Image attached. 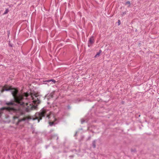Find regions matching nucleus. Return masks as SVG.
<instances>
[{
  "mask_svg": "<svg viewBox=\"0 0 159 159\" xmlns=\"http://www.w3.org/2000/svg\"><path fill=\"white\" fill-rule=\"evenodd\" d=\"M11 92L13 96L14 100H11V114H12V112L13 111L16 113V115L15 116H13V123L15 124L16 125H23L25 123L31 118L27 116H25L23 118H19L20 116H24L25 113V111L20 108V106H25V104L27 107L25 110L26 111L29 112L35 109L37 105L35 106L30 103H25L27 96L25 97V98H24V97L19 93L18 89L12 88L11 86Z\"/></svg>",
  "mask_w": 159,
  "mask_h": 159,
  "instance_id": "1",
  "label": "nucleus"
},
{
  "mask_svg": "<svg viewBox=\"0 0 159 159\" xmlns=\"http://www.w3.org/2000/svg\"><path fill=\"white\" fill-rule=\"evenodd\" d=\"M46 111L44 109H42L39 112H37L35 114L36 119L38 120V122L41 120L43 117H44L46 115Z\"/></svg>",
  "mask_w": 159,
  "mask_h": 159,
  "instance_id": "2",
  "label": "nucleus"
},
{
  "mask_svg": "<svg viewBox=\"0 0 159 159\" xmlns=\"http://www.w3.org/2000/svg\"><path fill=\"white\" fill-rule=\"evenodd\" d=\"M5 112L6 114V116L7 118L9 117V116L7 114H9L10 112V107H4L1 108L0 109V117H1L2 114Z\"/></svg>",
  "mask_w": 159,
  "mask_h": 159,
  "instance_id": "3",
  "label": "nucleus"
},
{
  "mask_svg": "<svg viewBox=\"0 0 159 159\" xmlns=\"http://www.w3.org/2000/svg\"><path fill=\"white\" fill-rule=\"evenodd\" d=\"M31 97L33 100L32 102L35 104H39L40 103L39 97L37 94H34L31 95Z\"/></svg>",
  "mask_w": 159,
  "mask_h": 159,
  "instance_id": "4",
  "label": "nucleus"
},
{
  "mask_svg": "<svg viewBox=\"0 0 159 159\" xmlns=\"http://www.w3.org/2000/svg\"><path fill=\"white\" fill-rule=\"evenodd\" d=\"M94 43V39L93 37H91L89 39L88 43V46L90 47V46Z\"/></svg>",
  "mask_w": 159,
  "mask_h": 159,
  "instance_id": "5",
  "label": "nucleus"
},
{
  "mask_svg": "<svg viewBox=\"0 0 159 159\" xmlns=\"http://www.w3.org/2000/svg\"><path fill=\"white\" fill-rule=\"evenodd\" d=\"M43 82H48L50 83V82H52L53 83L55 84L56 82V81L53 79H51L50 80H45L43 81Z\"/></svg>",
  "mask_w": 159,
  "mask_h": 159,
  "instance_id": "6",
  "label": "nucleus"
},
{
  "mask_svg": "<svg viewBox=\"0 0 159 159\" xmlns=\"http://www.w3.org/2000/svg\"><path fill=\"white\" fill-rule=\"evenodd\" d=\"M96 141L97 140H93L92 142L91 145L92 147L94 148H95L96 147Z\"/></svg>",
  "mask_w": 159,
  "mask_h": 159,
  "instance_id": "7",
  "label": "nucleus"
},
{
  "mask_svg": "<svg viewBox=\"0 0 159 159\" xmlns=\"http://www.w3.org/2000/svg\"><path fill=\"white\" fill-rule=\"evenodd\" d=\"M9 90H10V87H9L8 88H3V89H2L1 90V93H2V92H3L5 91H9Z\"/></svg>",
  "mask_w": 159,
  "mask_h": 159,
  "instance_id": "8",
  "label": "nucleus"
},
{
  "mask_svg": "<svg viewBox=\"0 0 159 159\" xmlns=\"http://www.w3.org/2000/svg\"><path fill=\"white\" fill-rule=\"evenodd\" d=\"M101 52H102V51L101 50H100L99 51V52L97 53L96 54V55L94 56V57H98L99 56Z\"/></svg>",
  "mask_w": 159,
  "mask_h": 159,
  "instance_id": "9",
  "label": "nucleus"
},
{
  "mask_svg": "<svg viewBox=\"0 0 159 159\" xmlns=\"http://www.w3.org/2000/svg\"><path fill=\"white\" fill-rule=\"evenodd\" d=\"M49 125L50 126H52V125L54 126L56 124V123H55V122L54 121H53V122L50 121L49 122Z\"/></svg>",
  "mask_w": 159,
  "mask_h": 159,
  "instance_id": "10",
  "label": "nucleus"
},
{
  "mask_svg": "<svg viewBox=\"0 0 159 159\" xmlns=\"http://www.w3.org/2000/svg\"><path fill=\"white\" fill-rule=\"evenodd\" d=\"M128 4L129 5L128 7H129L130 6V2L129 1H127L125 3V5H127Z\"/></svg>",
  "mask_w": 159,
  "mask_h": 159,
  "instance_id": "11",
  "label": "nucleus"
},
{
  "mask_svg": "<svg viewBox=\"0 0 159 159\" xmlns=\"http://www.w3.org/2000/svg\"><path fill=\"white\" fill-rule=\"evenodd\" d=\"M3 103L4 104H6V105H8V106H10V102H3Z\"/></svg>",
  "mask_w": 159,
  "mask_h": 159,
  "instance_id": "12",
  "label": "nucleus"
},
{
  "mask_svg": "<svg viewBox=\"0 0 159 159\" xmlns=\"http://www.w3.org/2000/svg\"><path fill=\"white\" fill-rule=\"evenodd\" d=\"M9 11V10L8 9H7L5 12L3 14H7Z\"/></svg>",
  "mask_w": 159,
  "mask_h": 159,
  "instance_id": "13",
  "label": "nucleus"
},
{
  "mask_svg": "<svg viewBox=\"0 0 159 159\" xmlns=\"http://www.w3.org/2000/svg\"><path fill=\"white\" fill-rule=\"evenodd\" d=\"M126 12L125 11V12H122V13L121 14V15L122 16H124L126 14Z\"/></svg>",
  "mask_w": 159,
  "mask_h": 159,
  "instance_id": "14",
  "label": "nucleus"
},
{
  "mask_svg": "<svg viewBox=\"0 0 159 159\" xmlns=\"http://www.w3.org/2000/svg\"><path fill=\"white\" fill-rule=\"evenodd\" d=\"M54 131V129H51L49 132V133H51L52 132H53Z\"/></svg>",
  "mask_w": 159,
  "mask_h": 159,
  "instance_id": "15",
  "label": "nucleus"
},
{
  "mask_svg": "<svg viewBox=\"0 0 159 159\" xmlns=\"http://www.w3.org/2000/svg\"><path fill=\"white\" fill-rule=\"evenodd\" d=\"M131 150V152H136V150L135 149H132Z\"/></svg>",
  "mask_w": 159,
  "mask_h": 159,
  "instance_id": "16",
  "label": "nucleus"
},
{
  "mask_svg": "<svg viewBox=\"0 0 159 159\" xmlns=\"http://www.w3.org/2000/svg\"><path fill=\"white\" fill-rule=\"evenodd\" d=\"M85 121V120L82 119L81 120V122L82 124H83L84 123Z\"/></svg>",
  "mask_w": 159,
  "mask_h": 159,
  "instance_id": "17",
  "label": "nucleus"
},
{
  "mask_svg": "<svg viewBox=\"0 0 159 159\" xmlns=\"http://www.w3.org/2000/svg\"><path fill=\"white\" fill-rule=\"evenodd\" d=\"M118 25H119L120 24V20H118Z\"/></svg>",
  "mask_w": 159,
  "mask_h": 159,
  "instance_id": "18",
  "label": "nucleus"
},
{
  "mask_svg": "<svg viewBox=\"0 0 159 159\" xmlns=\"http://www.w3.org/2000/svg\"><path fill=\"white\" fill-rule=\"evenodd\" d=\"M91 138V137L90 136H89L88 139V140H90Z\"/></svg>",
  "mask_w": 159,
  "mask_h": 159,
  "instance_id": "19",
  "label": "nucleus"
},
{
  "mask_svg": "<svg viewBox=\"0 0 159 159\" xmlns=\"http://www.w3.org/2000/svg\"><path fill=\"white\" fill-rule=\"evenodd\" d=\"M8 45L9 46H10V41L9 42Z\"/></svg>",
  "mask_w": 159,
  "mask_h": 159,
  "instance_id": "20",
  "label": "nucleus"
},
{
  "mask_svg": "<svg viewBox=\"0 0 159 159\" xmlns=\"http://www.w3.org/2000/svg\"><path fill=\"white\" fill-rule=\"evenodd\" d=\"M47 117H48V118H49V116L48 115H47Z\"/></svg>",
  "mask_w": 159,
  "mask_h": 159,
  "instance_id": "21",
  "label": "nucleus"
},
{
  "mask_svg": "<svg viewBox=\"0 0 159 159\" xmlns=\"http://www.w3.org/2000/svg\"><path fill=\"white\" fill-rule=\"evenodd\" d=\"M8 36H9V31H8Z\"/></svg>",
  "mask_w": 159,
  "mask_h": 159,
  "instance_id": "22",
  "label": "nucleus"
},
{
  "mask_svg": "<svg viewBox=\"0 0 159 159\" xmlns=\"http://www.w3.org/2000/svg\"><path fill=\"white\" fill-rule=\"evenodd\" d=\"M77 133V132H76L75 136H76V135Z\"/></svg>",
  "mask_w": 159,
  "mask_h": 159,
  "instance_id": "23",
  "label": "nucleus"
},
{
  "mask_svg": "<svg viewBox=\"0 0 159 159\" xmlns=\"http://www.w3.org/2000/svg\"><path fill=\"white\" fill-rule=\"evenodd\" d=\"M10 46H11V47L12 46V45L11 44Z\"/></svg>",
  "mask_w": 159,
  "mask_h": 159,
  "instance_id": "24",
  "label": "nucleus"
},
{
  "mask_svg": "<svg viewBox=\"0 0 159 159\" xmlns=\"http://www.w3.org/2000/svg\"><path fill=\"white\" fill-rule=\"evenodd\" d=\"M55 120H57L56 118L55 119Z\"/></svg>",
  "mask_w": 159,
  "mask_h": 159,
  "instance_id": "25",
  "label": "nucleus"
}]
</instances>
